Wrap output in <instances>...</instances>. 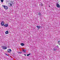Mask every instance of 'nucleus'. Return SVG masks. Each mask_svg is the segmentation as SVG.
I'll list each match as a JSON object with an SVG mask.
<instances>
[{"mask_svg": "<svg viewBox=\"0 0 60 60\" xmlns=\"http://www.w3.org/2000/svg\"><path fill=\"white\" fill-rule=\"evenodd\" d=\"M25 56H26V54H24Z\"/></svg>", "mask_w": 60, "mask_h": 60, "instance_id": "nucleus-20", "label": "nucleus"}, {"mask_svg": "<svg viewBox=\"0 0 60 60\" xmlns=\"http://www.w3.org/2000/svg\"><path fill=\"white\" fill-rule=\"evenodd\" d=\"M20 44L21 45V46H24V44L23 43H21Z\"/></svg>", "mask_w": 60, "mask_h": 60, "instance_id": "nucleus-9", "label": "nucleus"}, {"mask_svg": "<svg viewBox=\"0 0 60 60\" xmlns=\"http://www.w3.org/2000/svg\"><path fill=\"white\" fill-rule=\"evenodd\" d=\"M5 33L6 34H8V33H9L8 32V30L7 31L5 32Z\"/></svg>", "mask_w": 60, "mask_h": 60, "instance_id": "nucleus-10", "label": "nucleus"}, {"mask_svg": "<svg viewBox=\"0 0 60 60\" xmlns=\"http://www.w3.org/2000/svg\"><path fill=\"white\" fill-rule=\"evenodd\" d=\"M18 53H20V54H21V53H22V52H19Z\"/></svg>", "mask_w": 60, "mask_h": 60, "instance_id": "nucleus-18", "label": "nucleus"}, {"mask_svg": "<svg viewBox=\"0 0 60 60\" xmlns=\"http://www.w3.org/2000/svg\"><path fill=\"white\" fill-rule=\"evenodd\" d=\"M58 43L60 45V41H59L58 42Z\"/></svg>", "mask_w": 60, "mask_h": 60, "instance_id": "nucleus-17", "label": "nucleus"}, {"mask_svg": "<svg viewBox=\"0 0 60 60\" xmlns=\"http://www.w3.org/2000/svg\"><path fill=\"white\" fill-rule=\"evenodd\" d=\"M14 2L13 1L12 2H11L10 3V6H11L12 5V4H14V3H13Z\"/></svg>", "mask_w": 60, "mask_h": 60, "instance_id": "nucleus-4", "label": "nucleus"}, {"mask_svg": "<svg viewBox=\"0 0 60 60\" xmlns=\"http://www.w3.org/2000/svg\"><path fill=\"white\" fill-rule=\"evenodd\" d=\"M11 50L10 49H8L7 50V52L8 53L11 52Z\"/></svg>", "mask_w": 60, "mask_h": 60, "instance_id": "nucleus-2", "label": "nucleus"}, {"mask_svg": "<svg viewBox=\"0 0 60 60\" xmlns=\"http://www.w3.org/2000/svg\"><path fill=\"white\" fill-rule=\"evenodd\" d=\"M41 6H43L44 5V4H42V3H41Z\"/></svg>", "mask_w": 60, "mask_h": 60, "instance_id": "nucleus-14", "label": "nucleus"}, {"mask_svg": "<svg viewBox=\"0 0 60 60\" xmlns=\"http://www.w3.org/2000/svg\"><path fill=\"white\" fill-rule=\"evenodd\" d=\"M2 7H4V8L6 10H7L8 9V8L7 6L4 5H2Z\"/></svg>", "mask_w": 60, "mask_h": 60, "instance_id": "nucleus-1", "label": "nucleus"}, {"mask_svg": "<svg viewBox=\"0 0 60 60\" xmlns=\"http://www.w3.org/2000/svg\"><path fill=\"white\" fill-rule=\"evenodd\" d=\"M38 15L40 16H41V13H40V12H39L38 13Z\"/></svg>", "mask_w": 60, "mask_h": 60, "instance_id": "nucleus-12", "label": "nucleus"}, {"mask_svg": "<svg viewBox=\"0 0 60 60\" xmlns=\"http://www.w3.org/2000/svg\"><path fill=\"white\" fill-rule=\"evenodd\" d=\"M1 1L2 3H3L4 2V0H1Z\"/></svg>", "mask_w": 60, "mask_h": 60, "instance_id": "nucleus-16", "label": "nucleus"}, {"mask_svg": "<svg viewBox=\"0 0 60 60\" xmlns=\"http://www.w3.org/2000/svg\"><path fill=\"white\" fill-rule=\"evenodd\" d=\"M23 52H26V50H23Z\"/></svg>", "mask_w": 60, "mask_h": 60, "instance_id": "nucleus-13", "label": "nucleus"}, {"mask_svg": "<svg viewBox=\"0 0 60 60\" xmlns=\"http://www.w3.org/2000/svg\"><path fill=\"white\" fill-rule=\"evenodd\" d=\"M3 49H7V47L5 46H3Z\"/></svg>", "mask_w": 60, "mask_h": 60, "instance_id": "nucleus-3", "label": "nucleus"}, {"mask_svg": "<svg viewBox=\"0 0 60 60\" xmlns=\"http://www.w3.org/2000/svg\"><path fill=\"white\" fill-rule=\"evenodd\" d=\"M30 54H31V53H30L29 54H27V56H29V55H30Z\"/></svg>", "mask_w": 60, "mask_h": 60, "instance_id": "nucleus-15", "label": "nucleus"}, {"mask_svg": "<svg viewBox=\"0 0 60 60\" xmlns=\"http://www.w3.org/2000/svg\"><path fill=\"white\" fill-rule=\"evenodd\" d=\"M8 24H5L4 25V26L5 27H8Z\"/></svg>", "mask_w": 60, "mask_h": 60, "instance_id": "nucleus-8", "label": "nucleus"}, {"mask_svg": "<svg viewBox=\"0 0 60 60\" xmlns=\"http://www.w3.org/2000/svg\"><path fill=\"white\" fill-rule=\"evenodd\" d=\"M1 26H4V22L3 21H2L1 22Z\"/></svg>", "mask_w": 60, "mask_h": 60, "instance_id": "nucleus-5", "label": "nucleus"}, {"mask_svg": "<svg viewBox=\"0 0 60 60\" xmlns=\"http://www.w3.org/2000/svg\"><path fill=\"white\" fill-rule=\"evenodd\" d=\"M56 5L57 7L58 8H60V5L58 4H57Z\"/></svg>", "mask_w": 60, "mask_h": 60, "instance_id": "nucleus-6", "label": "nucleus"}, {"mask_svg": "<svg viewBox=\"0 0 60 60\" xmlns=\"http://www.w3.org/2000/svg\"><path fill=\"white\" fill-rule=\"evenodd\" d=\"M57 50V49L56 48H54L53 49L54 51H56Z\"/></svg>", "mask_w": 60, "mask_h": 60, "instance_id": "nucleus-11", "label": "nucleus"}, {"mask_svg": "<svg viewBox=\"0 0 60 60\" xmlns=\"http://www.w3.org/2000/svg\"><path fill=\"white\" fill-rule=\"evenodd\" d=\"M36 27L38 29H40V28H41V26H36Z\"/></svg>", "mask_w": 60, "mask_h": 60, "instance_id": "nucleus-7", "label": "nucleus"}, {"mask_svg": "<svg viewBox=\"0 0 60 60\" xmlns=\"http://www.w3.org/2000/svg\"><path fill=\"white\" fill-rule=\"evenodd\" d=\"M5 55H6V56H8V55L7 54H6Z\"/></svg>", "mask_w": 60, "mask_h": 60, "instance_id": "nucleus-19", "label": "nucleus"}]
</instances>
